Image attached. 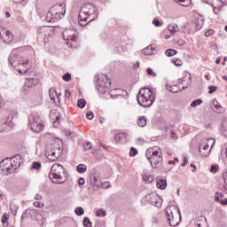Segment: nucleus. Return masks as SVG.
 Segmentation results:
<instances>
[{
    "label": "nucleus",
    "mask_w": 227,
    "mask_h": 227,
    "mask_svg": "<svg viewBox=\"0 0 227 227\" xmlns=\"http://www.w3.org/2000/svg\"><path fill=\"white\" fill-rule=\"evenodd\" d=\"M98 18V12L97 7L91 4H83L80 9L78 15V22L82 27L88 26V22H93V20Z\"/></svg>",
    "instance_id": "nucleus-1"
},
{
    "label": "nucleus",
    "mask_w": 227,
    "mask_h": 227,
    "mask_svg": "<svg viewBox=\"0 0 227 227\" xmlns=\"http://www.w3.org/2000/svg\"><path fill=\"white\" fill-rule=\"evenodd\" d=\"M17 49L13 50L8 59L9 63L19 74H27L29 62L22 57L17 55Z\"/></svg>",
    "instance_id": "nucleus-2"
},
{
    "label": "nucleus",
    "mask_w": 227,
    "mask_h": 227,
    "mask_svg": "<svg viewBox=\"0 0 227 227\" xmlns=\"http://www.w3.org/2000/svg\"><path fill=\"white\" fill-rule=\"evenodd\" d=\"M49 176L52 184H65V181L67 180V173L65 172V168H63L59 163H54L51 168Z\"/></svg>",
    "instance_id": "nucleus-3"
},
{
    "label": "nucleus",
    "mask_w": 227,
    "mask_h": 227,
    "mask_svg": "<svg viewBox=\"0 0 227 227\" xmlns=\"http://www.w3.org/2000/svg\"><path fill=\"white\" fill-rule=\"evenodd\" d=\"M137 100L142 107H150L155 101V96L149 88L141 89L137 96Z\"/></svg>",
    "instance_id": "nucleus-4"
},
{
    "label": "nucleus",
    "mask_w": 227,
    "mask_h": 227,
    "mask_svg": "<svg viewBox=\"0 0 227 227\" xmlns=\"http://www.w3.org/2000/svg\"><path fill=\"white\" fill-rule=\"evenodd\" d=\"M63 153V144H59L55 142L51 145H48L46 146L45 155L49 160L54 162V160H58L61 154Z\"/></svg>",
    "instance_id": "nucleus-5"
},
{
    "label": "nucleus",
    "mask_w": 227,
    "mask_h": 227,
    "mask_svg": "<svg viewBox=\"0 0 227 227\" xmlns=\"http://www.w3.org/2000/svg\"><path fill=\"white\" fill-rule=\"evenodd\" d=\"M94 79L96 81V89L99 93L104 95L109 91V88H111V80H109L106 75H96Z\"/></svg>",
    "instance_id": "nucleus-6"
},
{
    "label": "nucleus",
    "mask_w": 227,
    "mask_h": 227,
    "mask_svg": "<svg viewBox=\"0 0 227 227\" xmlns=\"http://www.w3.org/2000/svg\"><path fill=\"white\" fill-rule=\"evenodd\" d=\"M51 35H54V28L43 27L37 31V42L40 45H45L51 38Z\"/></svg>",
    "instance_id": "nucleus-7"
},
{
    "label": "nucleus",
    "mask_w": 227,
    "mask_h": 227,
    "mask_svg": "<svg viewBox=\"0 0 227 227\" xmlns=\"http://www.w3.org/2000/svg\"><path fill=\"white\" fill-rule=\"evenodd\" d=\"M28 125L33 132H40L43 130L45 127L43 125V121L38 114H32L28 117Z\"/></svg>",
    "instance_id": "nucleus-8"
},
{
    "label": "nucleus",
    "mask_w": 227,
    "mask_h": 227,
    "mask_svg": "<svg viewBox=\"0 0 227 227\" xmlns=\"http://www.w3.org/2000/svg\"><path fill=\"white\" fill-rule=\"evenodd\" d=\"M214 145H215V139L214 138L201 140L200 146V153L201 157H208L210 152H212V148H214Z\"/></svg>",
    "instance_id": "nucleus-9"
},
{
    "label": "nucleus",
    "mask_w": 227,
    "mask_h": 227,
    "mask_svg": "<svg viewBox=\"0 0 227 227\" xmlns=\"http://www.w3.org/2000/svg\"><path fill=\"white\" fill-rule=\"evenodd\" d=\"M15 169H17V168H15L13 161H12L10 158H6L0 162V170L4 175H11Z\"/></svg>",
    "instance_id": "nucleus-10"
},
{
    "label": "nucleus",
    "mask_w": 227,
    "mask_h": 227,
    "mask_svg": "<svg viewBox=\"0 0 227 227\" xmlns=\"http://www.w3.org/2000/svg\"><path fill=\"white\" fill-rule=\"evenodd\" d=\"M63 39L67 42L68 47H74L73 42H76L77 40V32L71 28H67L63 32Z\"/></svg>",
    "instance_id": "nucleus-11"
},
{
    "label": "nucleus",
    "mask_w": 227,
    "mask_h": 227,
    "mask_svg": "<svg viewBox=\"0 0 227 227\" xmlns=\"http://www.w3.org/2000/svg\"><path fill=\"white\" fill-rule=\"evenodd\" d=\"M50 12L55 15V19H63V17H65L67 8H65L63 4H55L50 8Z\"/></svg>",
    "instance_id": "nucleus-12"
},
{
    "label": "nucleus",
    "mask_w": 227,
    "mask_h": 227,
    "mask_svg": "<svg viewBox=\"0 0 227 227\" xmlns=\"http://www.w3.org/2000/svg\"><path fill=\"white\" fill-rule=\"evenodd\" d=\"M149 162L152 168H157V165L162 162V153L159 151H154V153H153L152 154V157Z\"/></svg>",
    "instance_id": "nucleus-13"
},
{
    "label": "nucleus",
    "mask_w": 227,
    "mask_h": 227,
    "mask_svg": "<svg viewBox=\"0 0 227 227\" xmlns=\"http://www.w3.org/2000/svg\"><path fill=\"white\" fill-rule=\"evenodd\" d=\"M177 84H182L181 89L187 90V88L192 84L191 74H185L183 78L177 80Z\"/></svg>",
    "instance_id": "nucleus-14"
},
{
    "label": "nucleus",
    "mask_w": 227,
    "mask_h": 227,
    "mask_svg": "<svg viewBox=\"0 0 227 227\" xmlns=\"http://www.w3.org/2000/svg\"><path fill=\"white\" fill-rule=\"evenodd\" d=\"M166 217L169 226H176L178 224V223L175 222V216L170 209H167Z\"/></svg>",
    "instance_id": "nucleus-15"
},
{
    "label": "nucleus",
    "mask_w": 227,
    "mask_h": 227,
    "mask_svg": "<svg viewBox=\"0 0 227 227\" xmlns=\"http://www.w3.org/2000/svg\"><path fill=\"white\" fill-rule=\"evenodd\" d=\"M166 88L171 93H178V91H182V87L178 86L176 83H167Z\"/></svg>",
    "instance_id": "nucleus-16"
},
{
    "label": "nucleus",
    "mask_w": 227,
    "mask_h": 227,
    "mask_svg": "<svg viewBox=\"0 0 227 227\" xmlns=\"http://www.w3.org/2000/svg\"><path fill=\"white\" fill-rule=\"evenodd\" d=\"M145 201H147L150 205H153V207H157V195L153 193L146 195Z\"/></svg>",
    "instance_id": "nucleus-17"
},
{
    "label": "nucleus",
    "mask_w": 227,
    "mask_h": 227,
    "mask_svg": "<svg viewBox=\"0 0 227 227\" xmlns=\"http://www.w3.org/2000/svg\"><path fill=\"white\" fill-rule=\"evenodd\" d=\"M14 168H16V169L19 168V166H20V164H22V155L20 154H16L14 155L12 159H11Z\"/></svg>",
    "instance_id": "nucleus-18"
},
{
    "label": "nucleus",
    "mask_w": 227,
    "mask_h": 227,
    "mask_svg": "<svg viewBox=\"0 0 227 227\" xmlns=\"http://www.w3.org/2000/svg\"><path fill=\"white\" fill-rule=\"evenodd\" d=\"M127 137H129L127 133H118L115 135L114 139L117 143H127Z\"/></svg>",
    "instance_id": "nucleus-19"
},
{
    "label": "nucleus",
    "mask_w": 227,
    "mask_h": 227,
    "mask_svg": "<svg viewBox=\"0 0 227 227\" xmlns=\"http://www.w3.org/2000/svg\"><path fill=\"white\" fill-rule=\"evenodd\" d=\"M215 113H217L221 114L222 113H224V108L221 105H219V102L217 99H213V108H212Z\"/></svg>",
    "instance_id": "nucleus-20"
},
{
    "label": "nucleus",
    "mask_w": 227,
    "mask_h": 227,
    "mask_svg": "<svg viewBox=\"0 0 227 227\" xmlns=\"http://www.w3.org/2000/svg\"><path fill=\"white\" fill-rule=\"evenodd\" d=\"M156 187L158 189H160L161 191H164V189H166V187H168V181L166 179H162V178H157V184H156Z\"/></svg>",
    "instance_id": "nucleus-21"
},
{
    "label": "nucleus",
    "mask_w": 227,
    "mask_h": 227,
    "mask_svg": "<svg viewBox=\"0 0 227 227\" xmlns=\"http://www.w3.org/2000/svg\"><path fill=\"white\" fill-rule=\"evenodd\" d=\"M46 22H58V20H61V19H57L56 15L52 14L51 11H49L46 14L45 18Z\"/></svg>",
    "instance_id": "nucleus-22"
},
{
    "label": "nucleus",
    "mask_w": 227,
    "mask_h": 227,
    "mask_svg": "<svg viewBox=\"0 0 227 227\" xmlns=\"http://www.w3.org/2000/svg\"><path fill=\"white\" fill-rule=\"evenodd\" d=\"M168 30L172 33V35H175V33H178V31H180V27H178V25L172 23L168 26Z\"/></svg>",
    "instance_id": "nucleus-23"
},
{
    "label": "nucleus",
    "mask_w": 227,
    "mask_h": 227,
    "mask_svg": "<svg viewBox=\"0 0 227 227\" xmlns=\"http://www.w3.org/2000/svg\"><path fill=\"white\" fill-rule=\"evenodd\" d=\"M155 49H153V46H147L146 48L142 50V54H144L145 56H152V54H153V51Z\"/></svg>",
    "instance_id": "nucleus-24"
},
{
    "label": "nucleus",
    "mask_w": 227,
    "mask_h": 227,
    "mask_svg": "<svg viewBox=\"0 0 227 227\" xmlns=\"http://www.w3.org/2000/svg\"><path fill=\"white\" fill-rule=\"evenodd\" d=\"M137 123L141 128L146 127V123H147L146 116H139Z\"/></svg>",
    "instance_id": "nucleus-25"
},
{
    "label": "nucleus",
    "mask_w": 227,
    "mask_h": 227,
    "mask_svg": "<svg viewBox=\"0 0 227 227\" xmlns=\"http://www.w3.org/2000/svg\"><path fill=\"white\" fill-rule=\"evenodd\" d=\"M49 97H50L51 100H54V98H56V97H58V92H56V89L51 88L49 90Z\"/></svg>",
    "instance_id": "nucleus-26"
},
{
    "label": "nucleus",
    "mask_w": 227,
    "mask_h": 227,
    "mask_svg": "<svg viewBox=\"0 0 227 227\" xmlns=\"http://www.w3.org/2000/svg\"><path fill=\"white\" fill-rule=\"evenodd\" d=\"M88 169V168L86 167V165L84 164H79L77 167H76V171L78 173H86V170Z\"/></svg>",
    "instance_id": "nucleus-27"
},
{
    "label": "nucleus",
    "mask_w": 227,
    "mask_h": 227,
    "mask_svg": "<svg viewBox=\"0 0 227 227\" xmlns=\"http://www.w3.org/2000/svg\"><path fill=\"white\" fill-rule=\"evenodd\" d=\"M176 50H174V49H168L165 51V55L168 57V58H171L175 55H176Z\"/></svg>",
    "instance_id": "nucleus-28"
},
{
    "label": "nucleus",
    "mask_w": 227,
    "mask_h": 227,
    "mask_svg": "<svg viewBox=\"0 0 227 227\" xmlns=\"http://www.w3.org/2000/svg\"><path fill=\"white\" fill-rule=\"evenodd\" d=\"M224 198V193L216 192L215 195V201L217 203L218 201H221Z\"/></svg>",
    "instance_id": "nucleus-29"
},
{
    "label": "nucleus",
    "mask_w": 227,
    "mask_h": 227,
    "mask_svg": "<svg viewBox=\"0 0 227 227\" xmlns=\"http://www.w3.org/2000/svg\"><path fill=\"white\" fill-rule=\"evenodd\" d=\"M77 106L80 107V109H84V107H86V100L83 98L78 99Z\"/></svg>",
    "instance_id": "nucleus-30"
},
{
    "label": "nucleus",
    "mask_w": 227,
    "mask_h": 227,
    "mask_svg": "<svg viewBox=\"0 0 227 227\" xmlns=\"http://www.w3.org/2000/svg\"><path fill=\"white\" fill-rule=\"evenodd\" d=\"M203 104V100L201 99H195L191 103L192 107H198V106H201Z\"/></svg>",
    "instance_id": "nucleus-31"
},
{
    "label": "nucleus",
    "mask_w": 227,
    "mask_h": 227,
    "mask_svg": "<svg viewBox=\"0 0 227 227\" xmlns=\"http://www.w3.org/2000/svg\"><path fill=\"white\" fill-rule=\"evenodd\" d=\"M153 153H155V151H153V149H147L145 152V157L148 160H151V157L152 155H153Z\"/></svg>",
    "instance_id": "nucleus-32"
},
{
    "label": "nucleus",
    "mask_w": 227,
    "mask_h": 227,
    "mask_svg": "<svg viewBox=\"0 0 227 227\" xmlns=\"http://www.w3.org/2000/svg\"><path fill=\"white\" fill-rule=\"evenodd\" d=\"M83 226L84 227H91V226H93V223H91V221H90L89 217H85L83 219Z\"/></svg>",
    "instance_id": "nucleus-33"
},
{
    "label": "nucleus",
    "mask_w": 227,
    "mask_h": 227,
    "mask_svg": "<svg viewBox=\"0 0 227 227\" xmlns=\"http://www.w3.org/2000/svg\"><path fill=\"white\" fill-rule=\"evenodd\" d=\"M194 26H195L196 31H200V29H201V27H203V21L197 20L194 22Z\"/></svg>",
    "instance_id": "nucleus-34"
},
{
    "label": "nucleus",
    "mask_w": 227,
    "mask_h": 227,
    "mask_svg": "<svg viewBox=\"0 0 227 227\" xmlns=\"http://www.w3.org/2000/svg\"><path fill=\"white\" fill-rule=\"evenodd\" d=\"M62 79L66 82H70V81H72V74L70 73H67L66 74L63 75Z\"/></svg>",
    "instance_id": "nucleus-35"
},
{
    "label": "nucleus",
    "mask_w": 227,
    "mask_h": 227,
    "mask_svg": "<svg viewBox=\"0 0 227 227\" xmlns=\"http://www.w3.org/2000/svg\"><path fill=\"white\" fill-rule=\"evenodd\" d=\"M74 212H75L76 215H83L84 208H82L81 207H75Z\"/></svg>",
    "instance_id": "nucleus-36"
},
{
    "label": "nucleus",
    "mask_w": 227,
    "mask_h": 227,
    "mask_svg": "<svg viewBox=\"0 0 227 227\" xmlns=\"http://www.w3.org/2000/svg\"><path fill=\"white\" fill-rule=\"evenodd\" d=\"M96 215H97V217H100V216L106 217V210H103V209L97 210Z\"/></svg>",
    "instance_id": "nucleus-37"
},
{
    "label": "nucleus",
    "mask_w": 227,
    "mask_h": 227,
    "mask_svg": "<svg viewBox=\"0 0 227 227\" xmlns=\"http://www.w3.org/2000/svg\"><path fill=\"white\" fill-rule=\"evenodd\" d=\"M143 178L145 180V182H146V184H152L153 182V177H152V176H143Z\"/></svg>",
    "instance_id": "nucleus-38"
},
{
    "label": "nucleus",
    "mask_w": 227,
    "mask_h": 227,
    "mask_svg": "<svg viewBox=\"0 0 227 227\" xmlns=\"http://www.w3.org/2000/svg\"><path fill=\"white\" fill-rule=\"evenodd\" d=\"M138 152L137 149L131 147L130 152H129V157H136L137 155Z\"/></svg>",
    "instance_id": "nucleus-39"
},
{
    "label": "nucleus",
    "mask_w": 227,
    "mask_h": 227,
    "mask_svg": "<svg viewBox=\"0 0 227 227\" xmlns=\"http://www.w3.org/2000/svg\"><path fill=\"white\" fill-rule=\"evenodd\" d=\"M8 215H4L2 216V223L4 224V226H8Z\"/></svg>",
    "instance_id": "nucleus-40"
},
{
    "label": "nucleus",
    "mask_w": 227,
    "mask_h": 227,
    "mask_svg": "<svg viewBox=\"0 0 227 227\" xmlns=\"http://www.w3.org/2000/svg\"><path fill=\"white\" fill-rule=\"evenodd\" d=\"M42 168V163L35 161L32 165V169H40Z\"/></svg>",
    "instance_id": "nucleus-41"
},
{
    "label": "nucleus",
    "mask_w": 227,
    "mask_h": 227,
    "mask_svg": "<svg viewBox=\"0 0 227 227\" xmlns=\"http://www.w3.org/2000/svg\"><path fill=\"white\" fill-rule=\"evenodd\" d=\"M210 171H211V173H217V171H219V166L211 165Z\"/></svg>",
    "instance_id": "nucleus-42"
},
{
    "label": "nucleus",
    "mask_w": 227,
    "mask_h": 227,
    "mask_svg": "<svg viewBox=\"0 0 227 227\" xmlns=\"http://www.w3.org/2000/svg\"><path fill=\"white\" fill-rule=\"evenodd\" d=\"M146 72H147L148 75H152V77H156L157 76V74H155V72H153V70L150 67H148L146 69Z\"/></svg>",
    "instance_id": "nucleus-43"
},
{
    "label": "nucleus",
    "mask_w": 227,
    "mask_h": 227,
    "mask_svg": "<svg viewBox=\"0 0 227 227\" xmlns=\"http://www.w3.org/2000/svg\"><path fill=\"white\" fill-rule=\"evenodd\" d=\"M208 93L209 95H212L215 91H217V86H209L208 87Z\"/></svg>",
    "instance_id": "nucleus-44"
},
{
    "label": "nucleus",
    "mask_w": 227,
    "mask_h": 227,
    "mask_svg": "<svg viewBox=\"0 0 227 227\" xmlns=\"http://www.w3.org/2000/svg\"><path fill=\"white\" fill-rule=\"evenodd\" d=\"M86 117L88 120H91L92 118H95V114L92 111H88L86 114Z\"/></svg>",
    "instance_id": "nucleus-45"
},
{
    "label": "nucleus",
    "mask_w": 227,
    "mask_h": 227,
    "mask_svg": "<svg viewBox=\"0 0 227 227\" xmlns=\"http://www.w3.org/2000/svg\"><path fill=\"white\" fill-rule=\"evenodd\" d=\"M153 24L156 26V27H160V26H162V22L159 20V19H154L153 20Z\"/></svg>",
    "instance_id": "nucleus-46"
},
{
    "label": "nucleus",
    "mask_w": 227,
    "mask_h": 227,
    "mask_svg": "<svg viewBox=\"0 0 227 227\" xmlns=\"http://www.w3.org/2000/svg\"><path fill=\"white\" fill-rule=\"evenodd\" d=\"M101 187H102L103 189H109V187H111V183H109V182H105V183L101 184Z\"/></svg>",
    "instance_id": "nucleus-47"
},
{
    "label": "nucleus",
    "mask_w": 227,
    "mask_h": 227,
    "mask_svg": "<svg viewBox=\"0 0 227 227\" xmlns=\"http://www.w3.org/2000/svg\"><path fill=\"white\" fill-rule=\"evenodd\" d=\"M34 207H35L36 208H42V207H43V203H42L40 201H35V202H34Z\"/></svg>",
    "instance_id": "nucleus-48"
},
{
    "label": "nucleus",
    "mask_w": 227,
    "mask_h": 227,
    "mask_svg": "<svg viewBox=\"0 0 227 227\" xmlns=\"http://www.w3.org/2000/svg\"><path fill=\"white\" fill-rule=\"evenodd\" d=\"M84 150H91L92 145L90 142H87L86 144L83 145Z\"/></svg>",
    "instance_id": "nucleus-49"
},
{
    "label": "nucleus",
    "mask_w": 227,
    "mask_h": 227,
    "mask_svg": "<svg viewBox=\"0 0 227 227\" xmlns=\"http://www.w3.org/2000/svg\"><path fill=\"white\" fill-rule=\"evenodd\" d=\"M217 203H220L223 207L227 206V199H222L221 200H218Z\"/></svg>",
    "instance_id": "nucleus-50"
},
{
    "label": "nucleus",
    "mask_w": 227,
    "mask_h": 227,
    "mask_svg": "<svg viewBox=\"0 0 227 227\" xmlns=\"http://www.w3.org/2000/svg\"><path fill=\"white\" fill-rule=\"evenodd\" d=\"M212 35H214V30L213 29H209L207 31L205 32V36H212Z\"/></svg>",
    "instance_id": "nucleus-51"
},
{
    "label": "nucleus",
    "mask_w": 227,
    "mask_h": 227,
    "mask_svg": "<svg viewBox=\"0 0 227 227\" xmlns=\"http://www.w3.org/2000/svg\"><path fill=\"white\" fill-rule=\"evenodd\" d=\"M10 210H11L12 215H17V207L11 206Z\"/></svg>",
    "instance_id": "nucleus-52"
},
{
    "label": "nucleus",
    "mask_w": 227,
    "mask_h": 227,
    "mask_svg": "<svg viewBox=\"0 0 227 227\" xmlns=\"http://www.w3.org/2000/svg\"><path fill=\"white\" fill-rule=\"evenodd\" d=\"M174 64L176 65V67H182L183 65L182 60L178 59L174 61Z\"/></svg>",
    "instance_id": "nucleus-53"
},
{
    "label": "nucleus",
    "mask_w": 227,
    "mask_h": 227,
    "mask_svg": "<svg viewBox=\"0 0 227 227\" xmlns=\"http://www.w3.org/2000/svg\"><path fill=\"white\" fill-rule=\"evenodd\" d=\"M188 162H189V160L187 159V157L184 156V162L181 164V166L183 168H185V166H187Z\"/></svg>",
    "instance_id": "nucleus-54"
},
{
    "label": "nucleus",
    "mask_w": 227,
    "mask_h": 227,
    "mask_svg": "<svg viewBox=\"0 0 227 227\" xmlns=\"http://www.w3.org/2000/svg\"><path fill=\"white\" fill-rule=\"evenodd\" d=\"M79 185H84L86 184V180L83 177H80L78 180Z\"/></svg>",
    "instance_id": "nucleus-55"
},
{
    "label": "nucleus",
    "mask_w": 227,
    "mask_h": 227,
    "mask_svg": "<svg viewBox=\"0 0 227 227\" xmlns=\"http://www.w3.org/2000/svg\"><path fill=\"white\" fill-rule=\"evenodd\" d=\"M65 93V97H67V98H70V97H72V93L70 92V90L67 89Z\"/></svg>",
    "instance_id": "nucleus-56"
},
{
    "label": "nucleus",
    "mask_w": 227,
    "mask_h": 227,
    "mask_svg": "<svg viewBox=\"0 0 227 227\" xmlns=\"http://www.w3.org/2000/svg\"><path fill=\"white\" fill-rule=\"evenodd\" d=\"M60 120H61V114H58L56 115V121H54V123H56V122L59 123Z\"/></svg>",
    "instance_id": "nucleus-57"
},
{
    "label": "nucleus",
    "mask_w": 227,
    "mask_h": 227,
    "mask_svg": "<svg viewBox=\"0 0 227 227\" xmlns=\"http://www.w3.org/2000/svg\"><path fill=\"white\" fill-rule=\"evenodd\" d=\"M190 167L193 168L192 170V173H196V171L198 170V168H196V165H194L193 163H191Z\"/></svg>",
    "instance_id": "nucleus-58"
},
{
    "label": "nucleus",
    "mask_w": 227,
    "mask_h": 227,
    "mask_svg": "<svg viewBox=\"0 0 227 227\" xmlns=\"http://www.w3.org/2000/svg\"><path fill=\"white\" fill-rule=\"evenodd\" d=\"M170 136H171L172 139H178V137L176 136V133H175V131H172Z\"/></svg>",
    "instance_id": "nucleus-59"
},
{
    "label": "nucleus",
    "mask_w": 227,
    "mask_h": 227,
    "mask_svg": "<svg viewBox=\"0 0 227 227\" xmlns=\"http://www.w3.org/2000/svg\"><path fill=\"white\" fill-rule=\"evenodd\" d=\"M91 184H93L94 185H97V176H93L92 178H91Z\"/></svg>",
    "instance_id": "nucleus-60"
},
{
    "label": "nucleus",
    "mask_w": 227,
    "mask_h": 227,
    "mask_svg": "<svg viewBox=\"0 0 227 227\" xmlns=\"http://www.w3.org/2000/svg\"><path fill=\"white\" fill-rule=\"evenodd\" d=\"M35 200H42V195H40V194H35Z\"/></svg>",
    "instance_id": "nucleus-61"
},
{
    "label": "nucleus",
    "mask_w": 227,
    "mask_h": 227,
    "mask_svg": "<svg viewBox=\"0 0 227 227\" xmlns=\"http://www.w3.org/2000/svg\"><path fill=\"white\" fill-rule=\"evenodd\" d=\"M134 68H139V61H137L134 65H133Z\"/></svg>",
    "instance_id": "nucleus-62"
},
{
    "label": "nucleus",
    "mask_w": 227,
    "mask_h": 227,
    "mask_svg": "<svg viewBox=\"0 0 227 227\" xmlns=\"http://www.w3.org/2000/svg\"><path fill=\"white\" fill-rule=\"evenodd\" d=\"M99 121H100V123H103L104 121H106V118L100 117L99 118Z\"/></svg>",
    "instance_id": "nucleus-63"
},
{
    "label": "nucleus",
    "mask_w": 227,
    "mask_h": 227,
    "mask_svg": "<svg viewBox=\"0 0 227 227\" xmlns=\"http://www.w3.org/2000/svg\"><path fill=\"white\" fill-rule=\"evenodd\" d=\"M5 17H6L7 19H10V17H12V15H11L8 12H5Z\"/></svg>",
    "instance_id": "nucleus-64"
}]
</instances>
